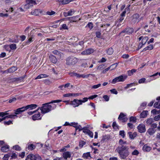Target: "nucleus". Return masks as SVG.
I'll use <instances>...</instances> for the list:
<instances>
[{
    "instance_id": "obj_8",
    "label": "nucleus",
    "mask_w": 160,
    "mask_h": 160,
    "mask_svg": "<svg viewBox=\"0 0 160 160\" xmlns=\"http://www.w3.org/2000/svg\"><path fill=\"white\" fill-rule=\"evenodd\" d=\"M27 159H29L30 160H42L41 157L38 154L34 155L30 154L28 155Z\"/></svg>"
},
{
    "instance_id": "obj_18",
    "label": "nucleus",
    "mask_w": 160,
    "mask_h": 160,
    "mask_svg": "<svg viewBox=\"0 0 160 160\" xmlns=\"http://www.w3.org/2000/svg\"><path fill=\"white\" fill-rule=\"evenodd\" d=\"M78 18V16H76L75 17L68 18H68V19L70 20V22H76L80 20V19H79V20H77L76 19V18Z\"/></svg>"
},
{
    "instance_id": "obj_12",
    "label": "nucleus",
    "mask_w": 160,
    "mask_h": 160,
    "mask_svg": "<svg viewBox=\"0 0 160 160\" xmlns=\"http://www.w3.org/2000/svg\"><path fill=\"white\" fill-rule=\"evenodd\" d=\"M93 52L94 50L93 49L91 48H88L82 52H81V54L83 55L90 54L92 53Z\"/></svg>"
},
{
    "instance_id": "obj_60",
    "label": "nucleus",
    "mask_w": 160,
    "mask_h": 160,
    "mask_svg": "<svg viewBox=\"0 0 160 160\" xmlns=\"http://www.w3.org/2000/svg\"><path fill=\"white\" fill-rule=\"evenodd\" d=\"M119 145H123L126 143V141H124L122 139H120L119 140Z\"/></svg>"
},
{
    "instance_id": "obj_39",
    "label": "nucleus",
    "mask_w": 160,
    "mask_h": 160,
    "mask_svg": "<svg viewBox=\"0 0 160 160\" xmlns=\"http://www.w3.org/2000/svg\"><path fill=\"white\" fill-rule=\"evenodd\" d=\"M154 107L158 108H160V101H158L157 102H156L154 104Z\"/></svg>"
},
{
    "instance_id": "obj_21",
    "label": "nucleus",
    "mask_w": 160,
    "mask_h": 160,
    "mask_svg": "<svg viewBox=\"0 0 160 160\" xmlns=\"http://www.w3.org/2000/svg\"><path fill=\"white\" fill-rule=\"evenodd\" d=\"M148 111H143L140 114V118H146L148 115Z\"/></svg>"
},
{
    "instance_id": "obj_29",
    "label": "nucleus",
    "mask_w": 160,
    "mask_h": 160,
    "mask_svg": "<svg viewBox=\"0 0 160 160\" xmlns=\"http://www.w3.org/2000/svg\"><path fill=\"white\" fill-rule=\"evenodd\" d=\"M17 70V68L15 66H13L8 69V72L9 73L13 72Z\"/></svg>"
},
{
    "instance_id": "obj_15",
    "label": "nucleus",
    "mask_w": 160,
    "mask_h": 160,
    "mask_svg": "<svg viewBox=\"0 0 160 160\" xmlns=\"http://www.w3.org/2000/svg\"><path fill=\"white\" fill-rule=\"evenodd\" d=\"M42 12V11L40 9H36L32 11L31 13L32 15L38 16Z\"/></svg>"
},
{
    "instance_id": "obj_36",
    "label": "nucleus",
    "mask_w": 160,
    "mask_h": 160,
    "mask_svg": "<svg viewBox=\"0 0 160 160\" xmlns=\"http://www.w3.org/2000/svg\"><path fill=\"white\" fill-rule=\"evenodd\" d=\"M108 139V135H103L102 137V139L101 140V142H104L107 141Z\"/></svg>"
},
{
    "instance_id": "obj_2",
    "label": "nucleus",
    "mask_w": 160,
    "mask_h": 160,
    "mask_svg": "<svg viewBox=\"0 0 160 160\" xmlns=\"http://www.w3.org/2000/svg\"><path fill=\"white\" fill-rule=\"evenodd\" d=\"M62 101V100H52L48 103L43 104H42V106L40 108L41 110V113H42L45 114L48 112L50 111L52 109H54L56 107V105L55 104L53 105L52 107L51 105H50L49 104L53 103H58Z\"/></svg>"
},
{
    "instance_id": "obj_30",
    "label": "nucleus",
    "mask_w": 160,
    "mask_h": 160,
    "mask_svg": "<svg viewBox=\"0 0 160 160\" xmlns=\"http://www.w3.org/2000/svg\"><path fill=\"white\" fill-rule=\"evenodd\" d=\"M48 75L45 74H41L38 75L35 78V79H41L43 78H47Z\"/></svg>"
},
{
    "instance_id": "obj_38",
    "label": "nucleus",
    "mask_w": 160,
    "mask_h": 160,
    "mask_svg": "<svg viewBox=\"0 0 160 160\" xmlns=\"http://www.w3.org/2000/svg\"><path fill=\"white\" fill-rule=\"evenodd\" d=\"M147 132L149 135H152L155 133V131L153 128H150L148 129Z\"/></svg>"
},
{
    "instance_id": "obj_24",
    "label": "nucleus",
    "mask_w": 160,
    "mask_h": 160,
    "mask_svg": "<svg viewBox=\"0 0 160 160\" xmlns=\"http://www.w3.org/2000/svg\"><path fill=\"white\" fill-rule=\"evenodd\" d=\"M40 113L38 112V113L36 114L33 115L32 116V119L34 120L40 119L41 118H40Z\"/></svg>"
},
{
    "instance_id": "obj_9",
    "label": "nucleus",
    "mask_w": 160,
    "mask_h": 160,
    "mask_svg": "<svg viewBox=\"0 0 160 160\" xmlns=\"http://www.w3.org/2000/svg\"><path fill=\"white\" fill-rule=\"evenodd\" d=\"M134 32V29L132 28H125L121 32V33H125L127 34L130 35Z\"/></svg>"
},
{
    "instance_id": "obj_43",
    "label": "nucleus",
    "mask_w": 160,
    "mask_h": 160,
    "mask_svg": "<svg viewBox=\"0 0 160 160\" xmlns=\"http://www.w3.org/2000/svg\"><path fill=\"white\" fill-rule=\"evenodd\" d=\"M13 149L17 151H20L21 150V147L18 145H15L13 146Z\"/></svg>"
},
{
    "instance_id": "obj_56",
    "label": "nucleus",
    "mask_w": 160,
    "mask_h": 160,
    "mask_svg": "<svg viewBox=\"0 0 160 160\" xmlns=\"http://www.w3.org/2000/svg\"><path fill=\"white\" fill-rule=\"evenodd\" d=\"M87 26H88L90 29H91L93 27V24L91 22H89L87 24Z\"/></svg>"
},
{
    "instance_id": "obj_13",
    "label": "nucleus",
    "mask_w": 160,
    "mask_h": 160,
    "mask_svg": "<svg viewBox=\"0 0 160 160\" xmlns=\"http://www.w3.org/2000/svg\"><path fill=\"white\" fill-rule=\"evenodd\" d=\"M26 110V109H25V107L18 108L15 110V112L14 113V115H17V114H19L21 112L25 111Z\"/></svg>"
},
{
    "instance_id": "obj_35",
    "label": "nucleus",
    "mask_w": 160,
    "mask_h": 160,
    "mask_svg": "<svg viewBox=\"0 0 160 160\" xmlns=\"http://www.w3.org/2000/svg\"><path fill=\"white\" fill-rule=\"evenodd\" d=\"M9 111H8L4 112H0V116L3 117L6 115H9V113L8 112H9Z\"/></svg>"
},
{
    "instance_id": "obj_59",
    "label": "nucleus",
    "mask_w": 160,
    "mask_h": 160,
    "mask_svg": "<svg viewBox=\"0 0 160 160\" xmlns=\"http://www.w3.org/2000/svg\"><path fill=\"white\" fill-rule=\"evenodd\" d=\"M146 80V78H142L139 79L138 81V83H144Z\"/></svg>"
},
{
    "instance_id": "obj_63",
    "label": "nucleus",
    "mask_w": 160,
    "mask_h": 160,
    "mask_svg": "<svg viewBox=\"0 0 160 160\" xmlns=\"http://www.w3.org/2000/svg\"><path fill=\"white\" fill-rule=\"evenodd\" d=\"M82 126L80 125H79L78 126H77L75 128L76 130L78 129L79 131H80L82 130Z\"/></svg>"
},
{
    "instance_id": "obj_31",
    "label": "nucleus",
    "mask_w": 160,
    "mask_h": 160,
    "mask_svg": "<svg viewBox=\"0 0 160 160\" xmlns=\"http://www.w3.org/2000/svg\"><path fill=\"white\" fill-rule=\"evenodd\" d=\"M137 70L135 69H132L131 70H129L128 71V75L129 76H132L134 72H136Z\"/></svg>"
},
{
    "instance_id": "obj_14",
    "label": "nucleus",
    "mask_w": 160,
    "mask_h": 160,
    "mask_svg": "<svg viewBox=\"0 0 160 160\" xmlns=\"http://www.w3.org/2000/svg\"><path fill=\"white\" fill-rule=\"evenodd\" d=\"M71 153L69 151H67L64 152L62 153V156L65 159H67L68 158H70L71 157Z\"/></svg>"
},
{
    "instance_id": "obj_4",
    "label": "nucleus",
    "mask_w": 160,
    "mask_h": 160,
    "mask_svg": "<svg viewBox=\"0 0 160 160\" xmlns=\"http://www.w3.org/2000/svg\"><path fill=\"white\" fill-rule=\"evenodd\" d=\"M66 64L69 66L75 65L78 61V59L74 56H69L66 59Z\"/></svg>"
},
{
    "instance_id": "obj_27",
    "label": "nucleus",
    "mask_w": 160,
    "mask_h": 160,
    "mask_svg": "<svg viewBox=\"0 0 160 160\" xmlns=\"http://www.w3.org/2000/svg\"><path fill=\"white\" fill-rule=\"evenodd\" d=\"M35 148H36L35 146L32 144H28V145L27 148L29 150H31V151L32 150H33Z\"/></svg>"
},
{
    "instance_id": "obj_51",
    "label": "nucleus",
    "mask_w": 160,
    "mask_h": 160,
    "mask_svg": "<svg viewBox=\"0 0 160 160\" xmlns=\"http://www.w3.org/2000/svg\"><path fill=\"white\" fill-rule=\"evenodd\" d=\"M82 130L83 132L87 134L88 131H89V129H87V128L86 127H84L82 128Z\"/></svg>"
},
{
    "instance_id": "obj_10",
    "label": "nucleus",
    "mask_w": 160,
    "mask_h": 160,
    "mask_svg": "<svg viewBox=\"0 0 160 160\" xmlns=\"http://www.w3.org/2000/svg\"><path fill=\"white\" fill-rule=\"evenodd\" d=\"M138 131L140 133L144 132L146 131L145 125L143 124H141L138 127Z\"/></svg>"
},
{
    "instance_id": "obj_46",
    "label": "nucleus",
    "mask_w": 160,
    "mask_h": 160,
    "mask_svg": "<svg viewBox=\"0 0 160 160\" xmlns=\"http://www.w3.org/2000/svg\"><path fill=\"white\" fill-rule=\"evenodd\" d=\"M11 154L10 153L6 154L4 155L3 159L4 160H8V158L10 156Z\"/></svg>"
},
{
    "instance_id": "obj_55",
    "label": "nucleus",
    "mask_w": 160,
    "mask_h": 160,
    "mask_svg": "<svg viewBox=\"0 0 160 160\" xmlns=\"http://www.w3.org/2000/svg\"><path fill=\"white\" fill-rule=\"evenodd\" d=\"M86 144V142L83 141H81L79 142V147L82 148L83 146Z\"/></svg>"
},
{
    "instance_id": "obj_40",
    "label": "nucleus",
    "mask_w": 160,
    "mask_h": 160,
    "mask_svg": "<svg viewBox=\"0 0 160 160\" xmlns=\"http://www.w3.org/2000/svg\"><path fill=\"white\" fill-rule=\"evenodd\" d=\"M9 47L12 50H15L17 48L16 45L15 44H10Z\"/></svg>"
},
{
    "instance_id": "obj_34",
    "label": "nucleus",
    "mask_w": 160,
    "mask_h": 160,
    "mask_svg": "<svg viewBox=\"0 0 160 160\" xmlns=\"http://www.w3.org/2000/svg\"><path fill=\"white\" fill-rule=\"evenodd\" d=\"M52 53L55 55H58L60 57H61L62 53L57 50H55L52 51Z\"/></svg>"
},
{
    "instance_id": "obj_6",
    "label": "nucleus",
    "mask_w": 160,
    "mask_h": 160,
    "mask_svg": "<svg viewBox=\"0 0 160 160\" xmlns=\"http://www.w3.org/2000/svg\"><path fill=\"white\" fill-rule=\"evenodd\" d=\"M139 15L137 13L133 15L130 18L129 23L131 24H133L139 21Z\"/></svg>"
},
{
    "instance_id": "obj_49",
    "label": "nucleus",
    "mask_w": 160,
    "mask_h": 160,
    "mask_svg": "<svg viewBox=\"0 0 160 160\" xmlns=\"http://www.w3.org/2000/svg\"><path fill=\"white\" fill-rule=\"evenodd\" d=\"M136 120L137 119L135 117L132 116L129 119V120L130 122H136Z\"/></svg>"
},
{
    "instance_id": "obj_33",
    "label": "nucleus",
    "mask_w": 160,
    "mask_h": 160,
    "mask_svg": "<svg viewBox=\"0 0 160 160\" xmlns=\"http://www.w3.org/2000/svg\"><path fill=\"white\" fill-rule=\"evenodd\" d=\"M148 39V38L147 37L143 36L141 41V42L144 45L146 43Z\"/></svg>"
},
{
    "instance_id": "obj_58",
    "label": "nucleus",
    "mask_w": 160,
    "mask_h": 160,
    "mask_svg": "<svg viewBox=\"0 0 160 160\" xmlns=\"http://www.w3.org/2000/svg\"><path fill=\"white\" fill-rule=\"evenodd\" d=\"M103 98L106 101H108L109 99V97L107 95H104L103 97Z\"/></svg>"
},
{
    "instance_id": "obj_47",
    "label": "nucleus",
    "mask_w": 160,
    "mask_h": 160,
    "mask_svg": "<svg viewBox=\"0 0 160 160\" xmlns=\"http://www.w3.org/2000/svg\"><path fill=\"white\" fill-rule=\"evenodd\" d=\"M46 14L49 16H51L54 14L55 12L54 11H48L46 12Z\"/></svg>"
},
{
    "instance_id": "obj_17",
    "label": "nucleus",
    "mask_w": 160,
    "mask_h": 160,
    "mask_svg": "<svg viewBox=\"0 0 160 160\" xmlns=\"http://www.w3.org/2000/svg\"><path fill=\"white\" fill-rule=\"evenodd\" d=\"M49 58L51 62L53 63H56L57 62L56 58L52 55H50L49 56Z\"/></svg>"
},
{
    "instance_id": "obj_1",
    "label": "nucleus",
    "mask_w": 160,
    "mask_h": 160,
    "mask_svg": "<svg viewBox=\"0 0 160 160\" xmlns=\"http://www.w3.org/2000/svg\"><path fill=\"white\" fill-rule=\"evenodd\" d=\"M116 151L119 154L120 158L122 159H125L129 155L128 147L124 145H119Z\"/></svg>"
},
{
    "instance_id": "obj_28",
    "label": "nucleus",
    "mask_w": 160,
    "mask_h": 160,
    "mask_svg": "<svg viewBox=\"0 0 160 160\" xmlns=\"http://www.w3.org/2000/svg\"><path fill=\"white\" fill-rule=\"evenodd\" d=\"M153 119L152 118H149L147 119L146 123L148 125H151L153 122Z\"/></svg>"
},
{
    "instance_id": "obj_41",
    "label": "nucleus",
    "mask_w": 160,
    "mask_h": 160,
    "mask_svg": "<svg viewBox=\"0 0 160 160\" xmlns=\"http://www.w3.org/2000/svg\"><path fill=\"white\" fill-rule=\"evenodd\" d=\"M15 117L17 118L18 116L16 115H12L10 114L9 115L6 116V118H15Z\"/></svg>"
},
{
    "instance_id": "obj_37",
    "label": "nucleus",
    "mask_w": 160,
    "mask_h": 160,
    "mask_svg": "<svg viewBox=\"0 0 160 160\" xmlns=\"http://www.w3.org/2000/svg\"><path fill=\"white\" fill-rule=\"evenodd\" d=\"M113 52V50L112 48H108L107 51V53L109 55L112 54Z\"/></svg>"
},
{
    "instance_id": "obj_26",
    "label": "nucleus",
    "mask_w": 160,
    "mask_h": 160,
    "mask_svg": "<svg viewBox=\"0 0 160 160\" xmlns=\"http://www.w3.org/2000/svg\"><path fill=\"white\" fill-rule=\"evenodd\" d=\"M143 150L144 151L149 152L151 149V148L146 145H144L142 148Z\"/></svg>"
},
{
    "instance_id": "obj_25",
    "label": "nucleus",
    "mask_w": 160,
    "mask_h": 160,
    "mask_svg": "<svg viewBox=\"0 0 160 160\" xmlns=\"http://www.w3.org/2000/svg\"><path fill=\"white\" fill-rule=\"evenodd\" d=\"M82 157L85 159L91 158L90 156V153L89 152H87L86 153H84L82 155Z\"/></svg>"
},
{
    "instance_id": "obj_7",
    "label": "nucleus",
    "mask_w": 160,
    "mask_h": 160,
    "mask_svg": "<svg viewBox=\"0 0 160 160\" xmlns=\"http://www.w3.org/2000/svg\"><path fill=\"white\" fill-rule=\"evenodd\" d=\"M127 77L126 75H120L113 79L112 81V83L115 84L118 82H123L127 78Z\"/></svg>"
},
{
    "instance_id": "obj_64",
    "label": "nucleus",
    "mask_w": 160,
    "mask_h": 160,
    "mask_svg": "<svg viewBox=\"0 0 160 160\" xmlns=\"http://www.w3.org/2000/svg\"><path fill=\"white\" fill-rule=\"evenodd\" d=\"M160 119V115H158L155 116L154 118V120L155 121H158Z\"/></svg>"
},
{
    "instance_id": "obj_16",
    "label": "nucleus",
    "mask_w": 160,
    "mask_h": 160,
    "mask_svg": "<svg viewBox=\"0 0 160 160\" xmlns=\"http://www.w3.org/2000/svg\"><path fill=\"white\" fill-rule=\"evenodd\" d=\"M118 119L122 120V122H125L127 120V118H125L124 114L122 112L120 113L118 118Z\"/></svg>"
},
{
    "instance_id": "obj_32",
    "label": "nucleus",
    "mask_w": 160,
    "mask_h": 160,
    "mask_svg": "<svg viewBox=\"0 0 160 160\" xmlns=\"http://www.w3.org/2000/svg\"><path fill=\"white\" fill-rule=\"evenodd\" d=\"M147 104V102H145L142 103L141 104L138 110H141L144 109L146 107Z\"/></svg>"
},
{
    "instance_id": "obj_20",
    "label": "nucleus",
    "mask_w": 160,
    "mask_h": 160,
    "mask_svg": "<svg viewBox=\"0 0 160 160\" xmlns=\"http://www.w3.org/2000/svg\"><path fill=\"white\" fill-rule=\"evenodd\" d=\"M9 150V148L8 145H5L2 147L1 150L3 152H7Z\"/></svg>"
},
{
    "instance_id": "obj_19",
    "label": "nucleus",
    "mask_w": 160,
    "mask_h": 160,
    "mask_svg": "<svg viewBox=\"0 0 160 160\" xmlns=\"http://www.w3.org/2000/svg\"><path fill=\"white\" fill-rule=\"evenodd\" d=\"M130 138L131 139H133L137 136V133L136 132L132 133L131 132H129L128 133Z\"/></svg>"
},
{
    "instance_id": "obj_57",
    "label": "nucleus",
    "mask_w": 160,
    "mask_h": 160,
    "mask_svg": "<svg viewBox=\"0 0 160 160\" xmlns=\"http://www.w3.org/2000/svg\"><path fill=\"white\" fill-rule=\"evenodd\" d=\"M86 134H88L91 138H93V133L90 130Z\"/></svg>"
},
{
    "instance_id": "obj_5",
    "label": "nucleus",
    "mask_w": 160,
    "mask_h": 160,
    "mask_svg": "<svg viewBox=\"0 0 160 160\" xmlns=\"http://www.w3.org/2000/svg\"><path fill=\"white\" fill-rule=\"evenodd\" d=\"M25 3L23 6V8L26 10L31 8L34 5L37 4V3L34 0H26Z\"/></svg>"
},
{
    "instance_id": "obj_45",
    "label": "nucleus",
    "mask_w": 160,
    "mask_h": 160,
    "mask_svg": "<svg viewBox=\"0 0 160 160\" xmlns=\"http://www.w3.org/2000/svg\"><path fill=\"white\" fill-rule=\"evenodd\" d=\"M119 135L122 137V138H124L125 136V132L123 130L120 131L119 132Z\"/></svg>"
},
{
    "instance_id": "obj_54",
    "label": "nucleus",
    "mask_w": 160,
    "mask_h": 160,
    "mask_svg": "<svg viewBox=\"0 0 160 160\" xmlns=\"http://www.w3.org/2000/svg\"><path fill=\"white\" fill-rule=\"evenodd\" d=\"M3 123L5 125H9L11 124H12V122L10 120L8 121H4Z\"/></svg>"
},
{
    "instance_id": "obj_11",
    "label": "nucleus",
    "mask_w": 160,
    "mask_h": 160,
    "mask_svg": "<svg viewBox=\"0 0 160 160\" xmlns=\"http://www.w3.org/2000/svg\"><path fill=\"white\" fill-rule=\"evenodd\" d=\"M117 65H118V63H115L112 64L110 66L108 67L107 68L104 70L102 71V73H105L107 71H108L110 69H111V70H112L113 69H115L116 68V67L117 66Z\"/></svg>"
},
{
    "instance_id": "obj_23",
    "label": "nucleus",
    "mask_w": 160,
    "mask_h": 160,
    "mask_svg": "<svg viewBox=\"0 0 160 160\" xmlns=\"http://www.w3.org/2000/svg\"><path fill=\"white\" fill-rule=\"evenodd\" d=\"M28 40L27 41L26 43H28L32 42L34 39V36L33 35H28Z\"/></svg>"
},
{
    "instance_id": "obj_50",
    "label": "nucleus",
    "mask_w": 160,
    "mask_h": 160,
    "mask_svg": "<svg viewBox=\"0 0 160 160\" xmlns=\"http://www.w3.org/2000/svg\"><path fill=\"white\" fill-rule=\"evenodd\" d=\"M18 155L15 153H12L11 156V159H15L17 158Z\"/></svg>"
},
{
    "instance_id": "obj_52",
    "label": "nucleus",
    "mask_w": 160,
    "mask_h": 160,
    "mask_svg": "<svg viewBox=\"0 0 160 160\" xmlns=\"http://www.w3.org/2000/svg\"><path fill=\"white\" fill-rule=\"evenodd\" d=\"M101 86V84H98L97 85H93L92 87V89H97L99 87H100Z\"/></svg>"
},
{
    "instance_id": "obj_61",
    "label": "nucleus",
    "mask_w": 160,
    "mask_h": 160,
    "mask_svg": "<svg viewBox=\"0 0 160 160\" xmlns=\"http://www.w3.org/2000/svg\"><path fill=\"white\" fill-rule=\"evenodd\" d=\"M104 65L103 64H101L99 66L98 68V69L100 70H102L104 68Z\"/></svg>"
},
{
    "instance_id": "obj_22",
    "label": "nucleus",
    "mask_w": 160,
    "mask_h": 160,
    "mask_svg": "<svg viewBox=\"0 0 160 160\" xmlns=\"http://www.w3.org/2000/svg\"><path fill=\"white\" fill-rule=\"evenodd\" d=\"M38 107V106L36 104H32L31 105H27V106L25 107V109H26V110L29 109V108H31V109L35 108Z\"/></svg>"
},
{
    "instance_id": "obj_62",
    "label": "nucleus",
    "mask_w": 160,
    "mask_h": 160,
    "mask_svg": "<svg viewBox=\"0 0 160 160\" xmlns=\"http://www.w3.org/2000/svg\"><path fill=\"white\" fill-rule=\"evenodd\" d=\"M113 128L114 129H117L118 128V126L117 125L116 122H113L112 123V125Z\"/></svg>"
},
{
    "instance_id": "obj_48",
    "label": "nucleus",
    "mask_w": 160,
    "mask_h": 160,
    "mask_svg": "<svg viewBox=\"0 0 160 160\" xmlns=\"http://www.w3.org/2000/svg\"><path fill=\"white\" fill-rule=\"evenodd\" d=\"M139 154V152L138 150H134L133 152H132V154L133 155H136L137 156Z\"/></svg>"
},
{
    "instance_id": "obj_3",
    "label": "nucleus",
    "mask_w": 160,
    "mask_h": 160,
    "mask_svg": "<svg viewBox=\"0 0 160 160\" xmlns=\"http://www.w3.org/2000/svg\"><path fill=\"white\" fill-rule=\"evenodd\" d=\"M88 99L87 98H83V100L74 99L73 101H71L69 102L65 101L64 102H67L68 104L72 105L73 106V107L75 108L78 107L80 105L82 104V103L87 102Z\"/></svg>"
},
{
    "instance_id": "obj_44",
    "label": "nucleus",
    "mask_w": 160,
    "mask_h": 160,
    "mask_svg": "<svg viewBox=\"0 0 160 160\" xmlns=\"http://www.w3.org/2000/svg\"><path fill=\"white\" fill-rule=\"evenodd\" d=\"M72 0H62L61 3L63 4H67L72 1Z\"/></svg>"
},
{
    "instance_id": "obj_53",
    "label": "nucleus",
    "mask_w": 160,
    "mask_h": 160,
    "mask_svg": "<svg viewBox=\"0 0 160 160\" xmlns=\"http://www.w3.org/2000/svg\"><path fill=\"white\" fill-rule=\"evenodd\" d=\"M110 91L111 93H113L115 94H118V92L115 89H113L110 90Z\"/></svg>"
},
{
    "instance_id": "obj_42",
    "label": "nucleus",
    "mask_w": 160,
    "mask_h": 160,
    "mask_svg": "<svg viewBox=\"0 0 160 160\" xmlns=\"http://www.w3.org/2000/svg\"><path fill=\"white\" fill-rule=\"evenodd\" d=\"M151 112L154 115L158 114L160 113V110H159L157 111L155 109H154L151 111Z\"/></svg>"
}]
</instances>
